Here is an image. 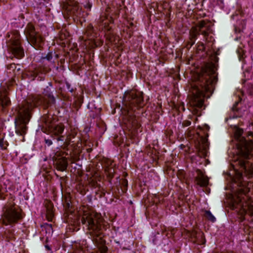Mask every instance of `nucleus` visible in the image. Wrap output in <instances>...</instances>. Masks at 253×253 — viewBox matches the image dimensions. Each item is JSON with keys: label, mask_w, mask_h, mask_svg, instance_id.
<instances>
[{"label": "nucleus", "mask_w": 253, "mask_h": 253, "mask_svg": "<svg viewBox=\"0 0 253 253\" xmlns=\"http://www.w3.org/2000/svg\"><path fill=\"white\" fill-rule=\"evenodd\" d=\"M243 130L238 128L235 136L238 143V163L241 170L249 177L253 173V133L250 132L246 137L242 136Z\"/></svg>", "instance_id": "nucleus-3"}, {"label": "nucleus", "mask_w": 253, "mask_h": 253, "mask_svg": "<svg viewBox=\"0 0 253 253\" xmlns=\"http://www.w3.org/2000/svg\"><path fill=\"white\" fill-rule=\"evenodd\" d=\"M197 183L201 186H207L208 184V179L203 173L200 172L196 177Z\"/></svg>", "instance_id": "nucleus-15"}, {"label": "nucleus", "mask_w": 253, "mask_h": 253, "mask_svg": "<svg viewBox=\"0 0 253 253\" xmlns=\"http://www.w3.org/2000/svg\"><path fill=\"white\" fill-rule=\"evenodd\" d=\"M64 8L67 11L68 14L70 15H75L77 17H80L81 11H79V6L76 3H67L64 5Z\"/></svg>", "instance_id": "nucleus-12"}, {"label": "nucleus", "mask_w": 253, "mask_h": 253, "mask_svg": "<svg viewBox=\"0 0 253 253\" xmlns=\"http://www.w3.org/2000/svg\"><path fill=\"white\" fill-rule=\"evenodd\" d=\"M143 93L138 91H130L126 92L123 99L124 113L125 114L124 119L128 121L131 126H134L136 122L132 112L141 106L143 98Z\"/></svg>", "instance_id": "nucleus-5"}, {"label": "nucleus", "mask_w": 253, "mask_h": 253, "mask_svg": "<svg viewBox=\"0 0 253 253\" xmlns=\"http://www.w3.org/2000/svg\"><path fill=\"white\" fill-rule=\"evenodd\" d=\"M204 215L208 220L211 221L212 222H215L216 220L215 217L209 211H205Z\"/></svg>", "instance_id": "nucleus-19"}, {"label": "nucleus", "mask_w": 253, "mask_h": 253, "mask_svg": "<svg viewBox=\"0 0 253 253\" xmlns=\"http://www.w3.org/2000/svg\"><path fill=\"white\" fill-rule=\"evenodd\" d=\"M101 220L99 214L90 211H84L82 218V223L85 225L87 229L96 236L94 240L97 245H100L98 246L100 253H106L108 249L104 245L105 241L102 239L100 232Z\"/></svg>", "instance_id": "nucleus-4"}, {"label": "nucleus", "mask_w": 253, "mask_h": 253, "mask_svg": "<svg viewBox=\"0 0 253 253\" xmlns=\"http://www.w3.org/2000/svg\"><path fill=\"white\" fill-rule=\"evenodd\" d=\"M45 142L48 146L52 144V141L48 139H45Z\"/></svg>", "instance_id": "nucleus-28"}, {"label": "nucleus", "mask_w": 253, "mask_h": 253, "mask_svg": "<svg viewBox=\"0 0 253 253\" xmlns=\"http://www.w3.org/2000/svg\"><path fill=\"white\" fill-rule=\"evenodd\" d=\"M195 40H191L190 39V41L189 42H188V44L187 45V47L188 48H190L191 47L194 43H195Z\"/></svg>", "instance_id": "nucleus-26"}, {"label": "nucleus", "mask_w": 253, "mask_h": 253, "mask_svg": "<svg viewBox=\"0 0 253 253\" xmlns=\"http://www.w3.org/2000/svg\"><path fill=\"white\" fill-rule=\"evenodd\" d=\"M7 47L9 53L15 57L21 59L24 56V49L21 45L20 35L17 31H13L7 35Z\"/></svg>", "instance_id": "nucleus-7"}, {"label": "nucleus", "mask_w": 253, "mask_h": 253, "mask_svg": "<svg viewBox=\"0 0 253 253\" xmlns=\"http://www.w3.org/2000/svg\"><path fill=\"white\" fill-rule=\"evenodd\" d=\"M200 31L197 27H192L190 31V38L191 40H196L197 35L199 34Z\"/></svg>", "instance_id": "nucleus-17"}, {"label": "nucleus", "mask_w": 253, "mask_h": 253, "mask_svg": "<svg viewBox=\"0 0 253 253\" xmlns=\"http://www.w3.org/2000/svg\"><path fill=\"white\" fill-rule=\"evenodd\" d=\"M2 211L0 220L5 225L15 223L22 218L21 213L16 209L14 204L5 205Z\"/></svg>", "instance_id": "nucleus-8"}, {"label": "nucleus", "mask_w": 253, "mask_h": 253, "mask_svg": "<svg viewBox=\"0 0 253 253\" xmlns=\"http://www.w3.org/2000/svg\"><path fill=\"white\" fill-rule=\"evenodd\" d=\"M215 73V65L210 63L204 66L201 73L196 75V82L192 84V96L189 101L192 106L199 108L203 106L205 93L211 91L213 84L216 81Z\"/></svg>", "instance_id": "nucleus-2"}, {"label": "nucleus", "mask_w": 253, "mask_h": 253, "mask_svg": "<svg viewBox=\"0 0 253 253\" xmlns=\"http://www.w3.org/2000/svg\"><path fill=\"white\" fill-rule=\"evenodd\" d=\"M4 136L2 134H0V147L1 149H5L6 144L3 141Z\"/></svg>", "instance_id": "nucleus-21"}, {"label": "nucleus", "mask_w": 253, "mask_h": 253, "mask_svg": "<svg viewBox=\"0 0 253 253\" xmlns=\"http://www.w3.org/2000/svg\"><path fill=\"white\" fill-rule=\"evenodd\" d=\"M246 219V218H245V217H244V218H243V219H242V220H244V219Z\"/></svg>", "instance_id": "nucleus-32"}, {"label": "nucleus", "mask_w": 253, "mask_h": 253, "mask_svg": "<svg viewBox=\"0 0 253 253\" xmlns=\"http://www.w3.org/2000/svg\"><path fill=\"white\" fill-rule=\"evenodd\" d=\"M191 125V122L188 120H185L182 123V126H188Z\"/></svg>", "instance_id": "nucleus-27"}, {"label": "nucleus", "mask_w": 253, "mask_h": 253, "mask_svg": "<svg viewBox=\"0 0 253 253\" xmlns=\"http://www.w3.org/2000/svg\"><path fill=\"white\" fill-rule=\"evenodd\" d=\"M44 227L45 228V230H46V232H48L49 234H51V233H52L53 232V230H52V225L50 224H45L44 225Z\"/></svg>", "instance_id": "nucleus-22"}, {"label": "nucleus", "mask_w": 253, "mask_h": 253, "mask_svg": "<svg viewBox=\"0 0 253 253\" xmlns=\"http://www.w3.org/2000/svg\"><path fill=\"white\" fill-rule=\"evenodd\" d=\"M195 147L200 157H206L208 147L207 138L204 136H199L195 141Z\"/></svg>", "instance_id": "nucleus-10"}, {"label": "nucleus", "mask_w": 253, "mask_h": 253, "mask_svg": "<svg viewBox=\"0 0 253 253\" xmlns=\"http://www.w3.org/2000/svg\"><path fill=\"white\" fill-rule=\"evenodd\" d=\"M74 253H84V251L83 249L77 250L75 251Z\"/></svg>", "instance_id": "nucleus-29"}, {"label": "nucleus", "mask_w": 253, "mask_h": 253, "mask_svg": "<svg viewBox=\"0 0 253 253\" xmlns=\"http://www.w3.org/2000/svg\"><path fill=\"white\" fill-rule=\"evenodd\" d=\"M238 176L239 180H240V179H241V178L242 177V174L241 173L238 172Z\"/></svg>", "instance_id": "nucleus-31"}, {"label": "nucleus", "mask_w": 253, "mask_h": 253, "mask_svg": "<svg viewBox=\"0 0 253 253\" xmlns=\"http://www.w3.org/2000/svg\"><path fill=\"white\" fill-rule=\"evenodd\" d=\"M9 104L10 100L7 97L6 91L5 89L0 90V108H3Z\"/></svg>", "instance_id": "nucleus-14"}, {"label": "nucleus", "mask_w": 253, "mask_h": 253, "mask_svg": "<svg viewBox=\"0 0 253 253\" xmlns=\"http://www.w3.org/2000/svg\"><path fill=\"white\" fill-rule=\"evenodd\" d=\"M205 25L206 22L204 21H201L199 23L198 26L196 27L198 28V30L201 32V34L204 36H206L208 34L207 31L202 30L204 27H205Z\"/></svg>", "instance_id": "nucleus-18"}, {"label": "nucleus", "mask_w": 253, "mask_h": 253, "mask_svg": "<svg viewBox=\"0 0 253 253\" xmlns=\"http://www.w3.org/2000/svg\"><path fill=\"white\" fill-rule=\"evenodd\" d=\"M202 47L203 48H204V45L203 44L202 45Z\"/></svg>", "instance_id": "nucleus-33"}, {"label": "nucleus", "mask_w": 253, "mask_h": 253, "mask_svg": "<svg viewBox=\"0 0 253 253\" xmlns=\"http://www.w3.org/2000/svg\"><path fill=\"white\" fill-rule=\"evenodd\" d=\"M248 186H240L233 202V209H237L241 216L253 215V202L247 195L250 191Z\"/></svg>", "instance_id": "nucleus-6"}, {"label": "nucleus", "mask_w": 253, "mask_h": 253, "mask_svg": "<svg viewBox=\"0 0 253 253\" xmlns=\"http://www.w3.org/2000/svg\"><path fill=\"white\" fill-rule=\"evenodd\" d=\"M53 215L51 211L49 210L46 215L47 219L48 221H51L53 218Z\"/></svg>", "instance_id": "nucleus-24"}, {"label": "nucleus", "mask_w": 253, "mask_h": 253, "mask_svg": "<svg viewBox=\"0 0 253 253\" xmlns=\"http://www.w3.org/2000/svg\"><path fill=\"white\" fill-rule=\"evenodd\" d=\"M54 164L57 169L63 171L66 170L68 163L65 158L61 157L56 159L54 161Z\"/></svg>", "instance_id": "nucleus-13"}, {"label": "nucleus", "mask_w": 253, "mask_h": 253, "mask_svg": "<svg viewBox=\"0 0 253 253\" xmlns=\"http://www.w3.org/2000/svg\"><path fill=\"white\" fill-rule=\"evenodd\" d=\"M77 131L76 129H74V130H71V132L70 133L69 135L68 136L67 138V141L68 142L69 144H70L71 142H74V141H72V138H74L75 136L77 134Z\"/></svg>", "instance_id": "nucleus-20"}, {"label": "nucleus", "mask_w": 253, "mask_h": 253, "mask_svg": "<svg viewBox=\"0 0 253 253\" xmlns=\"http://www.w3.org/2000/svg\"><path fill=\"white\" fill-rule=\"evenodd\" d=\"M101 21L102 26L104 27L105 36L106 39L111 42H115L116 43V37L114 33L112 31V27L109 26L108 24L109 22L111 23L112 21V19L110 17L101 18Z\"/></svg>", "instance_id": "nucleus-11"}, {"label": "nucleus", "mask_w": 253, "mask_h": 253, "mask_svg": "<svg viewBox=\"0 0 253 253\" xmlns=\"http://www.w3.org/2000/svg\"><path fill=\"white\" fill-rule=\"evenodd\" d=\"M25 33L29 42L33 44H40L43 42V38L35 32L34 27L31 24L27 25Z\"/></svg>", "instance_id": "nucleus-9"}, {"label": "nucleus", "mask_w": 253, "mask_h": 253, "mask_svg": "<svg viewBox=\"0 0 253 253\" xmlns=\"http://www.w3.org/2000/svg\"><path fill=\"white\" fill-rule=\"evenodd\" d=\"M63 138H64V137L63 136H61L58 137L57 138V141H60V140L63 141L64 140Z\"/></svg>", "instance_id": "nucleus-30"}, {"label": "nucleus", "mask_w": 253, "mask_h": 253, "mask_svg": "<svg viewBox=\"0 0 253 253\" xmlns=\"http://www.w3.org/2000/svg\"><path fill=\"white\" fill-rule=\"evenodd\" d=\"M6 192V188H2L0 189V199H4L5 195L4 193Z\"/></svg>", "instance_id": "nucleus-23"}, {"label": "nucleus", "mask_w": 253, "mask_h": 253, "mask_svg": "<svg viewBox=\"0 0 253 253\" xmlns=\"http://www.w3.org/2000/svg\"><path fill=\"white\" fill-rule=\"evenodd\" d=\"M44 97H30L16 108L15 125V132L17 134L24 135L27 133V124L31 118L30 111L34 107L42 105L44 107H47L54 103L55 98L48 90V87L44 90Z\"/></svg>", "instance_id": "nucleus-1"}, {"label": "nucleus", "mask_w": 253, "mask_h": 253, "mask_svg": "<svg viewBox=\"0 0 253 253\" xmlns=\"http://www.w3.org/2000/svg\"><path fill=\"white\" fill-rule=\"evenodd\" d=\"M42 59H46L48 61H51L52 58V53L51 52L48 53L45 57H42Z\"/></svg>", "instance_id": "nucleus-25"}, {"label": "nucleus", "mask_w": 253, "mask_h": 253, "mask_svg": "<svg viewBox=\"0 0 253 253\" xmlns=\"http://www.w3.org/2000/svg\"><path fill=\"white\" fill-rule=\"evenodd\" d=\"M64 130V126L62 125L52 126L51 128V133L55 135L61 134Z\"/></svg>", "instance_id": "nucleus-16"}]
</instances>
